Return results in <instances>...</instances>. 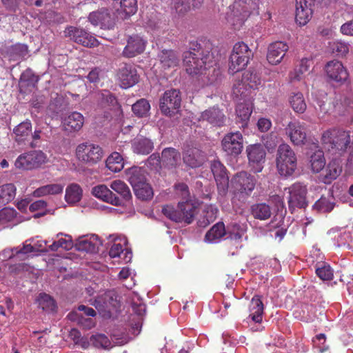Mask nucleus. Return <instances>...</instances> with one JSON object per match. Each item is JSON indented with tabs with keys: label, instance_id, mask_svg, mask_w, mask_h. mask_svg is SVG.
Masks as SVG:
<instances>
[{
	"label": "nucleus",
	"instance_id": "obj_1",
	"mask_svg": "<svg viewBox=\"0 0 353 353\" xmlns=\"http://www.w3.org/2000/svg\"><path fill=\"white\" fill-rule=\"evenodd\" d=\"M213 63L212 54L208 50H202L200 46L184 52L183 65L190 75L205 74Z\"/></svg>",
	"mask_w": 353,
	"mask_h": 353
},
{
	"label": "nucleus",
	"instance_id": "obj_2",
	"mask_svg": "<svg viewBox=\"0 0 353 353\" xmlns=\"http://www.w3.org/2000/svg\"><path fill=\"white\" fill-rule=\"evenodd\" d=\"M321 142L330 153L341 154L350 143V132L336 128H329L322 133Z\"/></svg>",
	"mask_w": 353,
	"mask_h": 353
},
{
	"label": "nucleus",
	"instance_id": "obj_3",
	"mask_svg": "<svg viewBox=\"0 0 353 353\" xmlns=\"http://www.w3.org/2000/svg\"><path fill=\"white\" fill-rule=\"evenodd\" d=\"M276 166L279 174L292 176L297 168V157L294 151L287 143L279 145L276 153Z\"/></svg>",
	"mask_w": 353,
	"mask_h": 353
},
{
	"label": "nucleus",
	"instance_id": "obj_4",
	"mask_svg": "<svg viewBox=\"0 0 353 353\" xmlns=\"http://www.w3.org/2000/svg\"><path fill=\"white\" fill-rule=\"evenodd\" d=\"M196 208L190 201L179 202L178 210L171 205H165L162 208V213L168 219L176 223L185 222L191 223L196 214Z\"/></svg>",
	"mask_w": 353,
	"mask_h": 353
},
{
	"label": "nucleus",
	"instance_id": "obj_5",
	"mask_svg": "<svg viewBox=\"0 0 353 353\" xmlns=\"http://www.w3.org/2000/svg\"><path fill=\"white\" fill-rule=\"evenodd\" d=\"M252 56V51L243 42L236 43L230 57L229 73L234 74L243 70Z\"/></svg>",
	"mask_w": 353,
	"mask_h": 353
},
{
	"label": "nucleus",
	"instance_id": "obj_6",
	"mask_svg": "<svg viewBox=\"0 0 353 353\" xmlns=\"http://www.w3.org/2000/svg\"><path fill=\"white\" fill-rule=\"evenodd\" d=\"M181 97L179 90L171 89L165 91L160 98L159 108L163 114L172 117L179 112Z\"/></svg>",
	"mask_w": 353,
	"mask_h": 353
},
{
	"label": "nucleus",
	"instance_id": "obj_7",
	"mask_svg": "<svg viewBox=\"0 0 353 353\" xmlns=\"http://www.w3.org/2000/svg\"><path fill=\"white\" fill-rule=\"evenodd\" d=\"M307 193L306 185L301 183H295L288 188V203L292 213L296 208H305L307 206Z\"/></svg>",
	"mask_w": 353,
	"mask_h": 353
},
{
	"label": "nucleus",
	"instance_id": "obj_8",
	"mask_svg": "<svg viewBox=\"0 0 353 353\" xmlns=\"http://www.w3.org/2000/svg\"><path fill=\"white\" fill-rule=\"evenodd\" d=\"M76 155L79 161L89 165H93L101 160L103 152L98 145L83 143L77 146Z\"/></svg>",
	"mask_w": 353,
	"mask_h": 353
},
{
	"label": "nucleus",
	"instance_id": "obj_9",
	"mask_svg": "<svg viewBox=\"0 0 353 353\" xmlns=\"http://www.w3.org/2000/svg\"><path fill=\"white\" fill-rule=\"evenodd\" d=\"M46 154L41 150L24 153L18 157L15 166L23 170H32L40 167L47 162Z\"/></svg>",
	"mask_w": 353,
	"mask_h": 353
},
{
	"label": "nucleus",
	"instance_id": "obj_10",
	"mask_svg": "<svg viewBox=\"0 0 353 353\" xmlns=\"http://www.w3.org/2000/svg\"><path fill=\"white\" fill-rule=\"evenodd\" d=\"M64 34L70 40L85 47L92 48L99 45L94 37L79 27L68 26L65 29Z\"/></svg>",
	"mask_w": 353,
	"mask_h": 353
},
{
	"label": "nucleus",
	"instance_id": "obj_11",
	"mask_svg": "<svg viewBox=\"0 0 353 353\" xmlns=\"http://www.w3.org/2000/svg\"><path fill=\"white\" fill-rule=\"evenodd\" d=\"M245 8L246 3L244 1H236L229 6L226 20L234 28L241 27L250 15V10Z\"/></svg>",
	"mask_w": 353,
	"mask_h": 353
},
{
	"label": "nucleus",
	"instance_id": "obj_12",
	"mask_svg": "<svg viewBox=\"0 0 353 353\" xmlns=\"http://www.w3.org/2000/svg\"><path fill=\"white\" fill-rule=\"evenodd\" d=\"M115 15L112 10L102 8L90 13L89 21L94 26L102 29H112L115 25Z\"/></svg>",
	"mask_w": 353,
	"mask_h": 353
},
{
	"label": "nucleus",
	"instance_id": "obj_13",
	"mask_svg": "<svg viewBox=\"0 0 353 353\" xmlns=\"http://www.w3.org/2000/svg\"><path fill=\"white\" fill-rule=\"evenodd\" d=\"M256 179L247 172L236 173L232 179V185L236 192L249 195L254 189Z\"/></svg>",
	"mask_w": 353,
	"mask_h": 353
},
{
	"label": "nucleus",
	"instance_id": "obj_14",
	"mask_svg": "<svg viewBox=\"0 0 353 353\" xmlns=\"http://www.w3.org/2000/svg\"><path fill=\"white\" fill-rule=\"evenodd\" d=\"M223 150L230 156L239 155L243 150V136L241 132H235L225 134L222 139Z\"/></svg>",
	"mask_w": 353,
	"mask_h": 353
},
{
	"label": "nucleus",
	"instance_id": "obj_15",
	"mask_svg": "<svg viewBox=\"0 0 353 353\" xmlns=\"http://www.w3.org/2000/svg\"><path fill=\"white\" fill-rule=\"evenodd\" d=\"M249 164L254 172H260L265 160V151L261 145H250L246 149Z\"/></svg>",
	"mask_w": 353,
	"mask_h": 353
},
{
	"label": "nucleus",
	"instance_id": "obj_16",
	"mask_svg": "<svg viewBox=\"0 0 353 353\" xmlns=\"http://www.w3.org/2000/svg\"><path fill=\"white\" fill-rule=\"evenodd\" d=\"M286 135L291 142L298 146H301L306 141V132L304 124L299 121H292L288 123L285 128Z\"/></svg>",
	"mask_w": 353,
	"mask_h": 353
},
{
	"label": "nucleus",
	"instance_id": "obj_17",
	"mask_svg": "<svg viewBox=\"0 0 353 353\" xmlns=\"http://www.w3.org/2000/svg\"><path fill=\"white\" fill-rule=\"evenodd\" d=\"M315 0H296V21L300 26H305L313 14Z\"/></svg>",
	"mask_w": 353,
	"mask_h": 353
},
{
	"label": "nucleus",
	"instance_id": "obj_18",
	"mask_svg": "<svg viewBox=\"0 0 353 353\" xmlns=\"http://www.w3.org/2000/svg\"><path fill=\"white\" fill-rule=\"evenodd\" d=\"M117 76L121 87L124 88L132 87L139 81L137 71L132 64L124 63L121 65Z\"/></svg>",
	"mask_w": 353,
	"mask_h": 353
},
{
	"label": "nucleus",
	"instance_id": "obj_19",
	"mask_svg": "<svg viewBox=\"0 0 353 353\" xmlns=\"http://www.w3.org/2000/svg\"><path fill=\"white\" fill-rule=\"evenodd\" d=\"M325 70L328 78L336 82L345 81L349 76L342 63L336 60L327 62Z\"/></svg>",
	"mask_w": 353,
	"mask_h": 353
},
{
	"label": "nucleus",
	"instance_id": "obj_20",
	"mask_svg": "<svg viewBox=\"0 0 353 353\" xmlns=\"http://www.w3.org/2000/svg\"><path fill=\"white\" fill-rule=\"evenodd\" d=\"M288 49V45L283 41H276L270 44L268 48L267 60L272 65L280 63Z\"/></svg>",
	"mask_w": 353,
	"mask_h": 353
},
{
	"label": "nucleus",
	"instance_id": "obj_21",
	"mask_svg": "<svg viewBox=\"0 0 353 353\" xmlns=\"http://www.w3.org/2000/svg\"><path fill=\"white\" fill-rule=\"evenodd\" d=\"M145 43L146 42L139 35L130 37L123 51V56L131 58L142 53L145 50Z\"/></svg>",
	"mask_w": 353,
	"mask_h": 353
},
{
	"label": "nucleus",
	"instance_id": "obj_22",
	"mask_svg": "<svg viewBox=\"0 0 353 353\" xmlns=\"http://www.w3.org/2000/svg\"><path fill=\"white\" fill-rule=\"evenodd\" d=\"M92 194L97 198L114 205H121L122 200L103 184L94 186L92 189Z\"/></svg>",
	"mask_w": 353,
	"mask_h": 353
},
{
	"label": "nucleus",
	"instance_id": "obj_23",
	"mask_svg": "<svg viewBox=\"0 0 353 353\" xmlns=\"http://www.w3.org/2000/svg\"><path fill=\"white\" fill-rule=\"evenodd\" d=\"M211 170L218 187H221L224 191L226 190L229 178L224 165L219 161L214 160L211 163Z\"/></svg>",
	"mask_w": 353,
	"mask_h": 353
},
{
	"label": "nucleus",
	"instance_id": "obj_24",
	"mask_svg": "<svg viewBox=\"0 0 353 353\" xmlns=\"http://www.w3.org/2000/svg\"><path fill=\"white\" fill-rule=\"evenodd\" d=\"M181 154L173 148H166L161 152V165L168 168H174L181 163Z\"/></svg>",
	"mask_w": 353,
	"mask_h": 353
},
{
	"label": "nucleus",
	"instance_id": "obj_25",
	"mask_svg": "<svg viewBox=\"0 0 353 353\" xmlns=\"http://www.w3.org/2000/svg\"><path fill=\"white\" fill-rule=\"evenodd\" d=\"M84 123L83 116L77 112H73L64 118L62 124L65 131L72 132L79 131Z\"/></svg>",
	"mask_w": 353,
	"mask_h": 353
},
{
	"label": "nucleus",
	"instance_id": "obj_26",
	"mask_svg": "<svg viewBox=\"0 0 353 353\" xmlns=\"http://www.w3.org/2000/svg\"><path fill=\"white\" fill-rule=\"evenodd\" d=\"M308 158L311 170L313 172L318 173L325 168V159L324 152L319 148V146H315L314 150H311L308 153Z\"/></svg>",
	"mask_w": 353,
	"mask_h": 353
},
{
	"label": "nucleus",
	"instance_id": "obj_27",
	"mask_svg": "<svg viewBox=\"0 0 353 353\" xmlns=\"http://www.w3.org/2000/svg\"><path fill=\"white\" fill-rule=\"evenodd\" d=\"M125 178L132 188L146 182L145 170L138 166H132L125 170Z\"/></svg>",
	"mask_w": 353,
	"mask_h": 353
},
{
	"label": "nucleus",
	"instance_id": "obj_28",
	"mask_svg": "<svg viewBox=\"0 0 353 353\" xmlns=\"http://www.w3.org/2000/svg\"><path fill=\"white\" fill-rule=\"evenodd\" d=\"M252 112V103L251 99L243 101V102H239L237 104L236 108V113L238 119L237 122H241V127L244 128L247 125Z\"/></svg>",
	"mask_w": 353,
	"mask_h": 353
},
{
	"label": "nucleus",
	"instance_id": "obj_29",
	"mask_svg": "<svg viewBox=\"0 0 353 353\" xmlns=\"http://www.w3.org/2000/svg\"><path fill=\"white\" fill-rule=\"evenodd\" d=\"M252 90L242 79H236L232 85V96L236 100L251 99Z\"/></svg>",
	"mask_w": 353,
	"mask_h": 353
},
{
	"label": "nucleus",
	"instance_id": "obj_30",
	"mask_svg": "<svg viewBox=\"0 0 353 353\" xmlns=\"http://www.w3.org/2000/svg\"><path fill=\"white\" fill-rule=\"evenodd\" d=\"M162 67L165 69L174 68L179 63V54L172 50H163L158 54Z\"/></svg>",
	"mask_w": 353,
	"mask_h": 353
},
{
	"label": "nucleus",
	"instance_id": "obj_31",
	"mask_svg": "<svg viewBox=\"0 0 353 353\" xmlns=\"http://www.w3.org/2000/svg\"><path fill=\"white\" fill-rule=\"evenodd\" d=\"M206 121L210 123L221 126L223 125L225 117L223 113L218 108H210L203 112L199 118V121Z\"/></svg>",
	"mask_w": 353,
	"mask_h": 353
},
{
	"label": "nucleus",
	"instance_id": "obj_32",
	"mask_svg": "<svg viewBox=\"0 0 353 353\" xmlns=\"http://www.w3.org/2000/svg\"><path fill=\"white\" fill-rule=\"evenodd\" d=\"M183 160L187 165L196 168L202 164L203 158L201 152L198 148H193L184 151Z\"/></svg>",
	"mask_w": 353,
	"mask_h": 353
},
{
	"label": "nucleus",
	"instance_id": "obj_33",
	"mask_svg": "<svg viewBox=\"0 0 353 353\" xmlns=\"http://www.w3.org/2000/svg\"><path fill=\"white\" fill-rule=\"evenodd\" d=\"M341 172L342 167L339 161L336 159L331 161L325 168L322 174L323 182L325 183H330L340 175Z\"/></svg>",
	"mask_w": 353,
	"mask_h": 353
},
{
	"label": "nucleus",
	"instance_id": "obj_34",
	"mask_svg": "<svg viewBox=\"0 0 353 353\" xmlns=\"http://www.w3.org/2000/svg\"><path fill=\"white\" fill-rule=\"evenodd\" d=\"M32 132V123L30 121L21 122L16 126L13 132L15 134V141L19 143L26 141H28Z\"/></svg>",
	"mask_w": 353,
	"mask_h": 353
},
{
	"label": "nucleus",
	"instance_id": "obj_35",
	"mask_svg": "<svg viewBox=\"0 0 353 353\" xmlns=\"http://www.w3.org/2000/svg\"><path fill=\"white\" fill-rule=\"evenodd\" d=\"M132 150L138 154L146 155L150 154L154 148L153 142L147 138H139L132 143Z\"/></svg>",
	"mask_w": 353,
	"mask_h": 353
},
{
	"label": "nucleus",
	"instance_id": "obj_36",
	"mask_svg": "<svg viewBox=\"0 0 353 353\" xmlns=\"http://www.w3.org/2000/svg\"><path fill=\"white\" fill-rule=\"evenodd\" d=\"M39 81L38 76L35 75L30 69L26 70L19 79L20 90L31 89L36 87Z\"/></svg>",
	"mask_w": 353,
	"mask_h": 353
},
{
	"label": "nucleus",
	"instance_id": "obj_37",
	"mask_svg": "<svg viewBox=\"0 0 353 353\" xmlns=\"http://www.w3.org/2000/svg\"><path fill=\"white\" fill-rule=\"evenodd\" d=\"M250 310L252 320L255 323H261L263 314V304L259 296H254L252 299Z\"/></svg>",
	"mask_w": 353,
	"mask_h": 353
},
{
	"label": "nucleus",
	"instance_id": "obj_38",
	"mask_svg": "<svg viewBox=\"0 0 353 353\" xmlns=\"http://www.w3.org/2000/svg\"><path fill=\"white\" fill-rule=\"evenodd\" d=\"M251 214L256 219L267 220L271 216L272 212L269 205L261 203L251 206Z\"/></svg>",
	"mask_w": 353,
	"mask_h": 353
},
{
	"label": "nucleus",
	"instance_id": "obj_39",
	"mask_svg": "<svg viewBox=\"0 0 353 353\" xmlns=\"http://www.w3.org/2000/svg\"><path fill=\"white\" fill-rule=\"evenodd\" d=\"M63 185L58 183L49 184L36 189L33 195L36 197H41L50 194H58L63 192Z\"/></svg>",
	"mask_w": 353,
	"mask_h": 353
},
{
	"label": "nucleus",
	"instance_id": "obj_40",
	"mask_svg": "<svg viewBox=\"0 0 353 353\" xmlns=\"http://www.w3.org/2000/svg\"><path fill=\"white\" fill-rule=\"evenodd\" d=\"M16 194V188L12 183L0 186V208L14 199Z\"/></svg>",
	"mask_w": 353,
	"mask_h": 353
},
{
	"label": "nucleus",
	"instance_id": "obj_41",
	"mask_svg": "<svg viewBox=\"0 0 353 353\" xmlns=\"http://www.w3.org/2000/svg\"><path fill=\"white\" fill-rule=\"evenodd\" d=\"M110 188L119 194L122 200V205L123 204V201H128L132 198V194L129 187L121 180L113 181L110 184Z\"/></svg>",
	"mask_w": 353,
	"mask_h": 353
},
{
	"label": "nucleus",
	"instance_id": "obj_42",
	"mask_svg": "<svg viewBox=\"0 0 353 353\" xmlns=\"http://www.w3.org/2000/svg\"><path fill=\"white\" fill-rule=\"evenodd\" d=\"M225 234V225L223 222H219L213 225L206 233L205 241L210 243L219 240Z\"/></svg>",
	"mask_w": 353,
	"mask_h": 353
},
{
	"label": "nucleus",
	"instance_id": "obj_43",
	"mask_svg": "<svg viewBox=\"0 0 353 353\" xmlns=\"http://www.w3.org/2000/svg\"><path fill=\"white\" fill-rule=\"evenodd\" d=\"M106 167L114 172L121 171L124 166L123 158L117 152H112L106 160Z\"/></svg>",
	"mask_w": 353,
	"mask_h": 353
},
{
	"label": "nucleus",
	"instance_id": "obj_44",
	"mask_svg": "<svg viewBox=\"0 0 353 353\" xmlns=\"http://www.w3.org/2000/svg\"><path fill=\"white\" fill-rule=\"evenodd\" d=\"M241 79L250 90L256 89L261 84V79L259 74L253 70H248L245 72Z\"/></svg>",
	"mask_w": 353,
	"mask_h": 353
},
{
	"label": "nucleus",
	"instance_id": "obj_45",
	"mask_svg": "<svg viewBox=\"0 0 353 353\" xmlns=\"http://www.w3.org/2000/svg\"><path fill=\"white\" fill-rule=\"evenodd\" d=\"M82 196V190L77 184L69 185L65 190V199L68 203H76L79 202Z\"/></svg>",
	"mask_w": 353,
	"mask_h": 353
},
{
	"label": "nucleus",
	"instance_id": "obj_46",
	"mask_svg": "<svg viewBox=\"0 0 353 353\" xmlns=\"http://www.w3.org/2000/svg\"><path fill=\"white\" fill-rule=\"evenodd\" d=\"M97 100L101 107L115 106L117 104L116 97L109 91L103 90L97 94Z\"/></svg>",
	"mask_w": 353,
	"mask_h": 353
},
{
	"label": "nucleus",
	"instance_id": "obj_47",
	"mask_svg": "<svg viewBox=\"0 0 353 353\" xmlns=\"http://www.w3.org/2000/svg\"><path fill=\"white\" fill-rule=\"evenodd\" d=\"M136 196L141 200H150L153 196V190L149 183L145 182L133 188Z\"/></svg>",
	"mask_w": 353,
	"mask_h": 353
},
{
	"label": "nucleus",
	"instance_id": "obj_48",
	"mask_svg": "<svg viewBox=\"0 0 353 353\" xmlns=\"http://www.w3.org/2000/svg\"><path fill=\"white\" fill-rule=\"evenodd\" d=\"M90 343L97 348L110 349L112 343L107 336L103 334L92 335L90 338Z\"/></svg>",
	"mask_w": 353,
	"mask_h": 353
},
{
	"label": "nucleus",
	"instance_id": "obj_49",
	"mask_svg": "<svg viewBox=\"0 0 353 353\" xmlns=\"http://www.w3.org/2000/svg\"><path fill=\"white\" fill-rule=\"evenodd\" d=\"M293 110L297 113H303L306 110L307 105L303 98V95L301 92L294 93L290 100Z\"/></svg>",
	"mask_w": 353,
	"mask_h": 353
},
{
	"label": "nucleus",
	"instance_id": "obj_50",
	"mask_svg": "<svg viewBox=\"0 0 353 353\" xmlns=\"http://www.w3.org/2000/svg\"><path fill=\"white\" fill-rule=\"evenodd\" d=\"M74 246L77 250L86 252H93L96 250L94 243H92L91 239H88L87 236L79 237Z\"/></svg>",
	"mask_w": 353,
	"mask_h": 353
},
{
	"label": "nucleus",
	"instance_id": "obj_51",
	"mask_svg": "<svg viewBox=\"0 0 353 353\" xmlns=\"http://www.w3.org/2000/svg\"><path fill=\"white\" fill-rule=\"evenodd\" d=\"M35 251V249L31 244H23L22 248L17 247L10 250H5L3 251L4 254H8L9 259H12L19 255H25Z\"/></svg>",
	"mask_w": 353,
	"mask_h": 353
},
{
	"label": "nucleus",
	"instance_id": "obj_52",
	"mask_svg": "<svg viewBox=\"0 0 353 353\" xmlns=\"http://www.w3.org/2000/svg\"><path fill=\"white\" fill-rule=\"evenodd\" d=\"M331 52L336 57L345 56L349 52V45L341 41H334L329 43Z\"/></svg>",
	"mask_w": 353,
	"mask_h": 353
},
{
	"label": "nucleus",
	"instance_id": "obj_53",
	"mask_svg": "<svg viewBox=\"0 0 353 353\" xmlns=\"http://www.w3.org/2000/svg\"><path fill=\"white\" fill-rule=\"evenodd\" d=\"M132 110L137 117H143L148 114L150 105L146 99H141L132 105Z\"/></svg>",
	"mask_w": 353,
	"mask_h": 353
},
{
	"label": "nucleus",
	"instance_id": "obj_54",
	"mask_svg": "<svg viewBox=\"0 0 353 353\" xmlns=\"http://www.w3.org/2000/svg\"><path fill=\"white\" fill-rule=\"evenodd\" d=\"M74 246L72 237L69 235H65L64 238L61 237L57 241L53 242L49 246L51 251H57L59 248H61L66 250H70Z\"/></svg>",
	"mask_w": 353,
	"mask_h": 353
},
{
	"label": "nucleus",
	"instance_id": "obj_55",
	"mask_svg": "<svg viewBox=\"0 0 353 353\" xmlns=\"http://www.w3.org/2000/svg\"><path fill=\"white\" fill-rule=\"evenodd\" d=\"M333 208L334 203L325 196H321L313 205V209L319 212H330Z\"/></svg>",
	"mask_w": 353,
	"mask_h": 353
},
{
	"label": "nucleus",
	"instance_id": "obj_56",
	"mask_svg": "<svg viewBox=\"0 0 353 353\" xmlns=\"http://www.w3.org/2000/svg\"><path fill=\"white\" fill-rule=\"evenodd\" d=\"M10 53V56L14 60L25 59L28 54V46L21 43L15 44L11 47Z\"/></svg>",
	"mask_w": 353,
	"mask_h": 353
},
{
	"label": "nucleus",
	"instance_id": "obj_57",
	"mask_svg": "<svg viewBox=\"0 0 353 353\" xmlns=\"http://www.w3.org/2000/svg\"><path fill=\"white\" fill-rule=\"evenodd\" d=\"M172 9L179 16L184 15L190 10L189 0H172Z\"/></svg>",
	"mask_w": 353,
	"mask_h": 353
},
{
	"label": "nucleus",
	"instance_id": "obj_58",
	"mask_svg": "<svg viewBox=\"0 0 353 353\" xmlns=\"http://www.w3.org/2000/svg\"><path fill=\"white\" fill-rule=\"evenodd\" d=\"M317 276L323 281H330L333 279V272L330 266L322 264L316 269Z\"/></svg>",
	"mask_w": 353,
	"mask_h": 353
},
{
	"label": "nucleus",
	"instance_id": "obj_59",
	"mask_svg": "<svg viewBox=\"0 0 353 353\" xmlns=\"http://www.w3.org/2000/svg\"><path fill=\"white\" fill-rule=\"evenodd\" d=\"M17 212L13 208H5L0 210V226L12 221L16 217Z\"/></svg>",
	"mask_w": 353,
	"mask_h": 353
},
{
	"label": "nucleus",
	"instance_id": "obj_60",
	"mask_svg": "<svg viewBox=\"0 0 353 353\" xmlns=\"http://www.w3.org/2000/svg\"><path fill=\"white\" fill-rule=\"evenodd\" d=\"M310 60L307 59H302L300 61L299 68L295 70L294 74L291 75V79L294 80H301L302 74L308 71L310 68Z\"/></svg>",
	"mask_w": 353,
	"mask_h": 353
},
{
	"label": "nucleus",
	"instance_id": "obj_61",
	"mask_svg": "<svg viewBox=\"0 0 353 353\" xmlns=\"http://www.w3.org/2000/svg\"><path fill=\"white\" fill-rule=\"evenodd\" d=\"M39 305L44 310L48 308L49 310H53L55 307L54 300L50 296L46 294H41L39 297Z\"/></svg>",
	"mask_w": 353,
	"mask_h": 353
},
{
	"label": "nucleus",
	"instance_id": "obj_62",
	"mask_svg": "<svg viewBox=\"0 0 353 353\" xmlns=\"http://www.w3.org/2000/svg\"><path fill=\"white\" fill-rule=\"evenodd\" d=\"M264 145L268 150L274 149L279 142V137L276 133H271L263 138Z\"/></svg>",
	"mask_w": 353,
	"mask_h": 353
},
{
	"label": "nucleus",
	"instance_id": "obj_63",
	"mask_svg": "<svg viewBox=\"0 0 353 353\" xmlns=\"http://www.w3.org/2000/svg\"><path fill=\"white\" fill-rule=\"evenodd\" d=\"M175 190L178 194H179L183 199L188 201L190 192L188 187L185 183H180L175 185Z\"/></svg>",
	"mask_w": 353,
	"mask_h": 353
},
{
	"label": "nucleus",
	"instance_id": "obj_64",
	"mask_svg": "<svg viewBox=\"0 0 353 353\" xmlns=\"http://www.w3.org/2000/svg\"><path fill=\"white\" fill-rule=\"evenodd\" d=\"M244 2L246 3L245 9L250 10V14L251 13L259 14L260 5L261 4L260 0H248Z\"/></svg>",
	"mask_w": 353,
	"mask_h": 353
}]
</instances>
